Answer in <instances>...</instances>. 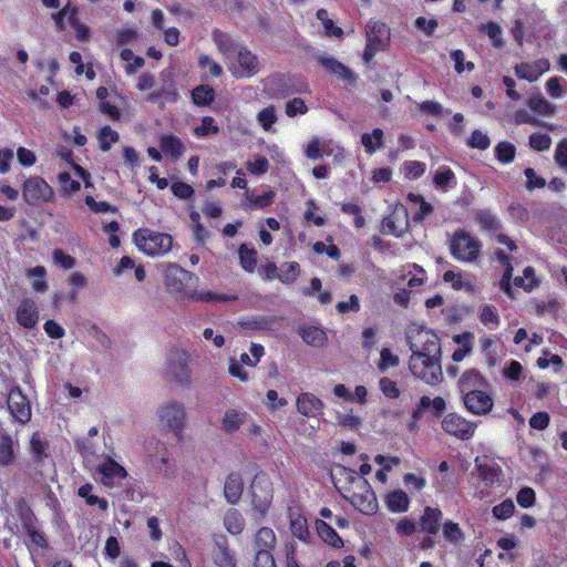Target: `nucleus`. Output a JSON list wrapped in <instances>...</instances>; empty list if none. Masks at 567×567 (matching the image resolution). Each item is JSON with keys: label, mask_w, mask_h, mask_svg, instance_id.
<instances>
[{"label": "nucleus", "mask_w": 567, "mask_h": 567, "mask_svg": "<svg viewBox=\"0 0 567 567\" xmlns=\"http://www.w3.org/2000/svg\"><path fill=\"white\" fill-rule=\"evenodd\" d=\"M158 429L164 434H171L178 442L184 439L187 425V412L183 402L167 400L162 403L156 412Z\"/></svg>", "instance_id": "f257e3e1"}, {"label": "nucleus", "mask_w": 567, "mask_h": 567, "mask_svg": "<svg viewBox=\"0 0 567 567\" xmlns=\"http://www.w3.org/2000/svg\"><path fill=\"white\" fill-rule=\"evenodd\" d=\"M136 247L147 256L161 257L172 250L173 237L166 233L140 228L133 234Z\"/></svg>", "instance_id": "f03ea898"}, {"label": "nucleus", "mask_w": 567, "mask_h": 567, "mask_svg": "<svg viewBox=\"0 0 567 567\" xmlns=\"http://www.w3.org/2000/svg\"><path fill=\"white\" fill-rule=\"evenodd\" d=\"M190 355L183 348H173L166 357L165 378L183 386L192 383Z\"/></svg>", "instance_id": "7ed1b4c3"}, {"label": "nucleus", "mask_w": 567, "mask_h": 567, "mask_svg": "<svg viewBox=\"0 0 567 567\" xmlns=\"http://www.w3.org/2000/svg\"><path fill=\"white\" fill-rule=\"evenodd\" d=\"M348 475L355 491H353L351 495H344V497L349 499L353 507L364 515L377 513L378 502L369 482L363 477H358L354 471H349Z\"/></svg>", "instance_id": "20e7f679"}, {"label": "nucleus", "mask_w": 567, "mask_h": 567, "mask_svg": "<svg viewBox=\"0 0 567 567\" xmlns=\"http://www.w3.org/2000/svg\"><path fill=\"white\" fill-rule=\"evenodd\" d=\"M406 340L412 354L441 355L439 338L432 330L411 324L406 331Z\"/></svg>", "instance_id": "39448f33"}, {"label": "nucleus", "mask_w": 567, "mask_h": 567, "mask_svg": "<svg viewBox=\"0 0 567 567\" xmlns=\"http://www.w3.org/2000/svg\"><path fill=\"white\" fill-rule=\"evenodd\" d=\"M450 252L460 262H474L481 255L478 239L465 230H456L449 239Z\"/></svg>", "instance_id": "423d86ee"}, {"label": "nucleus", "mask_w": 567, "mask_h": 567, "mask_svg": "<svg viewBox=\"0 0 567 567\" xmlns=\"http://www.w3.org/2000/svg\"><path fill=\"white\" fill-rule=\"evenodd\" d=\"M441 355L411 354L409 368L412 374L427 384H436L443 378Z\"/></svg>", "instance_id": "0eeeda50"}, {"label": "nucleus", "mask_w": 567, "mask_h": 567, "mask_svg": "<svg viewBox=\"0 0 567 567\" xmlns=\"http://www.w3.org/2000/svg\"><path fill=\"white\" fill-rule=\"evenodd\" d=\"M249 494L255 514L264 517L271 505L274 489L270 477L264 473H257L250 484Z\"/></svg>", "instance_id": "6e6552de"}, {"label": "nucleus", "mask_w": 567, "mask_h": 567, "mask_svg": "<svg viewBox=\"0 0 567 567\" xmlns=\"http://www.w3.org/2000/svg\"><path fill=\"white\" fill-rule=\"evenodd\" d=\"M22 196L30 205L48 203L54 198L52 187L41 177L31 176L24 181Z\"/></svg>", "instance_id": "1a4fd4ad"}, {"label": "nucleus", "mask_w": 567, "mask_h": 567, "mask_svg": "<svg viewBox=\"0 0 567 567\" xmlns=\"http://www.w3.org/2000/svg\"><path fill=\"white\" fill-rule=\"evenodd\" d=\"M228 69L236 78H249L258 72V60L250 51L240 47L228 62Z\"/></svg>", "instance_id": "9d476101"}, {"label": "nucleus", "mask_w": 567, "mask_h": 567, "mask_svg": "<svg viewBox=\"0 0 567 567\" xmlns=\"http://www.w3.org/2000/svg\"><path fill=\"white\" fill-rule=\"evenodd\" d=\"M267 93L276 99H284L293 93H302L306 85L299 83L295 78L288 75H276L268 79L266 83Z\"/></svg>", "instance_id": "9b49d317"}, {"label": "nucleus", "mask_w": 567, "mask_h": 567, "mask_svg": "<svg viewBox=\"0 0 567 567\" xmlns=\"http://www.w3.org/2000/svg\"><path fill=\"white\" fill-rule=\"evenodd\" d=\"M442 429L460 440H468L473 436L476 424L456 413H449L442 420Z\"/></svg>", "instance_id": "f8f14e48"}, {"label": "nucleus", "mask_w": 567, "mask_h": 567, "mask_svg": "<svg viewBox=\"0 0 567 567\" xmlns=\"http://www.w3.org/2000/svg\"><path fill=\"white\" fill-rule=\"evenodd\" d=\"M96 472L100 482L106 487L120 486L127 476L126 470L110 457L97 465Z\"/></svg>", "instance_id": "ddd939ff"}, {"label": "nucleus", "mask_w": 567, "mask_h": 567, "mask_svg": "<svg viewBox=\"0 0 567 567\" xmlns=\"http://www.w3.org/2000/svg\"><path fill=\"white\" fill-rule=\"evenodd\" d=\"M8 409L11 415L19 422L25 423L31 417V406L27 396L19 388H13L8 394Z\"/></svg>", "instance_id": "4468645a"}, {"label": "nucleus", "mask_w": 567, "mask_h": 567, "mask_svg": "<svg viewBox=\"0 0 567 567\" xmlns=\"http://www.w3.org/2000/svg\"><path fill=\"white\" fill-rule=\"evenodd\" d=\"M296 409L299 414L308 419H316L323 414V402L311 392H301L296 398Z\"/></svg>", "instance_id": "2eb2a0df"}, {"label": "nucleus", "mask_w": 567, "mask_h": 567, "mask_svg": "<svg viewBox=\"0 0 567 567\" xmlns=\"http://www.w3.org/2000/svg\"><path fill=\"white\" fill-rule=\"evenodd\" d=\"M212 558L218 567H236L237 560L235 555L229 548L228 540L224 535H217L214 537V548L212 551Z\"/></svg>", "instance_id": "dca6fc26"}, {"label": "nucleus", "mask_w": 567, "mask_h": 567, "mask_svg": "<svg viewBox=\"0 0 567 567\" xmlns=\"http://www.w3.org/2000/svg\"><path fill=\"white\" fill-rule=\"evenodd\" d=\"M549 66L550 64L548 60L539 59L534 62H522L516 64L514 72L518 79L535 82L549 70Z\"/></svg>", "instance_id": "f3484780"}, {"label": "nucleus", "mask_w": 567, "mask_h": 567, "mask_svg": "<svg viewBox=\"0 0 567 567\" xmlns=\"http://www.w3.org/2000/svg\"><path fill=\"white\" fill-rule=\"evenodd\" d=\"M463 400L466 409L476 415L487 414L493 409L492 398L480 390L468 391Z\"/></svg>", "instance_id": "a211bd4d"}, {"label": "nucleus", "mask_w": 567, "mask_h": 567, "mask_svg": "<svg viewBox=\"0 0 567 567\" xmlns=\"http://www.w3.org/2000/svg\"><path fill=\"white\" fill-rule=\"evenodd\" d=\"M408 228V212L404 208H396L382 221V231L401 237Z\"/></svg>", "instance_id": "6ab92c4d"}, {"label": "nucleus", "mask_w": 567, "mask_h": 567, "mask_svg": "<svg viewBox=\"0 0 567 567\" xmlns=\"http://www.w3.org/2000/svg\"><path fill=\"white\" fill-rule=\"evenodd\" d=\"M390 41V30L385 23L370 21L367 25V43L384 49Z\"/></svg>", "instance_id": "aec40b11"}, {"label": "nucleus", "mask_w": 567, "mask_h": 567, "mask_svg": "<svg viewBox=\"0 0 567 567\" xmlns=\"http://www.w3.org/2000/svg\"><path fill=\"white\" fill-rule=\"evenodd\" d=\"M17 321L24 328H33L39 321V311L32 299H24L17 309Z\"/></svg>", "instance_id": "412c9836"}, {"label": "nucleus", "mask_w": 567, "mask_h": 567, "mask_svg": "<svg viewBox=\"0 0 567 567\" xmlns=\"http://www.w3.org/2000/svg\"><path fill=\"white\" fill-rule=\"evenodd\" d=\"M443 513L436 507H425L420 518V527L422 532L435 535L441 526Z\"/></svg>", "instance_id": "4be33fe9"}, {"label": "nucleus", "mask_w": 567, "mask_h": 567, "mask_svg": "<svg viewBox=\"0 0 567 567\" xmlns=\"http://www.w3.org/2000/svg\"><path fill=\"white\" fill-rule=\"evenodd\" d=\"M248 413L243 410L229 409L221 420V430L228 434L237 432L246 423Z\"/></svg>", "instance_id": "5701e85b"}, {"label": "nucleus", "mask_w": 567, "mask_h": 567, "mask_svg": "<svg viewBox=\"0 0 567 567\" xmlns=\"http://www.w3.org/2000/svg\"><path fill=\"white\" fill-rule=\"evenodd\" d=\"M244 482L238 473H230L225 482L224 493L225 497L230 504H236L243 494Z\"/></svg>", "instance_id": "b1692460"}, {"label": "nucleus", "mask_w": 567, "mask_h": 567, "mask_svg": "<svg viewBox=\"0 0 567 567\" xmlns=\"http://www.w3.org/2000/svg\"><path fill=\"white\" fill-rule=\"evenodd\" d=\"M192 272L178 267L171 266L166 274V286L173 292H181L184 288V281L190 279Z\"/></svg>", "instance_id": "393cba45"}, {"label": "nucleus", "mask_w": 567, "mask_h": 567, "mask_svg": "<svg viewBox=\"0 0 567 567\" xmlns=\"http://www.w3.org/2000/svg\"><path fill=\"white\" fill-rule=\"evenodd\" d=\"M494 255L496 259L501 262V265L504 267V275L499 280V286L508 296L514 297L509 284V280L513 275L512 258L503 249L495 250Z\"/></svg>", "instance_id": "a878e982"}, {"label": "nucleus", "mask_w": 567, "mask_h": 567, "mask_svg": "<svg viewBox=\"0 0 567 567\" xmlns=\"http://www.w3.org/2000/svg\"><path fill=\"white\" fill-rule=\"evenodd\" d=\"M289 528L293 537L303 543H309L310 532L308 528V523L301 514L291 513L289 515Z\"/></svg>", "instance_id": "bb28decb"}, {"label": "nucleus", "mask_w": 567, "mask_h": 567, "mask_svg": "<svg viewBox=\"0 0 567 567\" xmlns=\"http://www.w3.org/2000/svg\"><path fill=\"white\" fill-rule=\"evenodd\" d=\"M213 39L218 50L226 56L228 62L234 58L236 51L240 48V45L237 44L229 34L221 31H214Z\"/></svg>", "instance_id": "cd10ccee"}, {"label": "nucleus", "mask_w": 567, "mask_h": 567, "mask_svg": "<svg viewBox=\"0 0 567 567\" xmlns=\"http://www.w3.org/2000/svg\"><path fill=\"white\" fill-rule=\"evenodd\" d=\"M316 529L318 536L329 546L333 548H341L343 546L342 538L338 535V533L328 525L324 520L318 519L316 522Z\"/></svg>", "instance_id": "c85d7f7f"}, {"label": "nucleus", "mask_w": 567, "mask_h": 567, "mask_svg": "<svg viewBox=\"0 0 567 567\" xmlns=\"http://www.w3.org/2000/svg\"><path fill=\"white\" fill-rule=\"evenodd\" d=\"M319 62L331 74L337 75L343 80H349V81L354 80L353 73L344 64L337 61L334 58L320 56Z\"/></svg>", "instance_id": "c756f323"}, {"label": "nucleus", "mask_w": 567, "mask_h": 567, "mask_svg": "<svg viewBox=\"0 0 567 567\" xmlns=\"http://www.w3.org/2000/svg\"><path fill=\"white\" fill-rule=\"evenodd\" d=\"M299 332L302 340L311 347H323L327 343L326 332L318 327L306 326Z\"/></svg>", "instance_id": "7c9ffc66"}, {"label": "nucleus", "mask_w": 567, "mask_h": 567, "mask_svg": "<svg viewBox=\"0 0 567 567\" xmlns=\"http://www.w3.org/2000/svg\"><path fill=\"white\" fill-rule=\"evenodd\" d=\"M389 511L393 513H404L409 509L410 499L405 492L395 489L385 497Z\"/></svg>", "instance_id": "2f4dec72"}, {"label": "nucleus", "mask_w": 567, "mask_h": 567, "mask_svg": "<svg viewBox=\"0 0 567 567\" xmlns=\"http://www.w3.org/2000/svg\"><path fill=\"white\" fill-rule=\"evenodd\" d=\"M93 485L92 484H84L82 485L79 491L78 495L82 498H84L86 505L89 506H97V508L102 512H106L109 509V502L105 498L99 497L92 493Z\"/></svg>", "instance_id": "473e14b6"}, {"label": "nucleus", "mask_w": 567, "mask_h": 567, "mask_svg": "<svg viewBox=\"0 0 567 567\" xmlns=\"http://www.w3.org/2000/svg\"><path fill=\"white\" fill-rule=\"evenodd\" d=\"M255 549H270L272 550L277 544L275 532L269 527H261L255 535Z\"/></svg>", "instance_id": "72a5a7b5"}, {"label": "nucleus", "mask_w": 567, "mask_h": 567, "mask_svg": "<svg viewBox=\"0 0 567 567\" xmlns=\"http://www.w3.org/2000/svg\"><path fill=\"white\" fill-rule=\"evenodd\" d=\"M224 526L231 535H239L245 527V519L237 509H229L224 516Z\"/></svg>", "instance_id": "f704fd0d"}, {"label": "nucleus", "mask_w": 567, "mask_h": 567, "mask_svg": "<svg viewBox=\"0 0 567 567\" xmlns=\"http://www.w3.org/2000/svg\"><path fill=\"white\" fill-rule=\"evenodd\" d=\"M528 106L534 113L543 116H551L555 113V106L540 94H532Z\"/></svg>", "instance_id": "c9c22d12"}, {"label": "nucleus", "mask_w": 567, "mask_h": 567, "mask_svg": "<svg viewBox=\"0 0 567 567\" xmlns=\"http://www.w3.org/2000/svg\"><path fill=\"white\" fill-rule=\"evenodd\" d=\"M161 148L166 155H171L174 158L181 157L185 152L182 141L173 135L161 137Z\"/></svg>", "instance_id": "e433bc0d"}, {"label": "nucleus", "mask_w": 567, "mask_h": 567, "mask_svg": "<svg viewBox=\"0 0 567 567\" xmlns=\"http://www.w3.org/2000/svg\"><path fill=\"white\" fill-rule=\"evenodd\" d=\"M47 270L43 266H35L27 271V277L32 280V289L37 292H45L49 285L45 280Z\"/></svg>", "instance_id": "4c0bfd02"}, {"label": "nucleus", "mask_w": 567, "mask_h": 567, "mask_svg": "<svg viewBox=\"0 0 567 567\" xmlns=\"http://www.w3.org/2000/svg\"><path fill=\"white\" fill-rule=\"evenodd\" d=\"M383 131L374 128L372 133H364L361 136V143L367 153L372 154L382 146Z\"/></svg>", "instance_id": "58836bf2"}, {"label": "nucleus", "mask_w": 567, "mask_h": 567, "mask_svg": "<svg viewBox=\"0 0 567 567\" xmlns=\"http://www.w3.org/2000/svg\"><path fill=\"white\" fill-rule=\"evenodd\" d=\"M453 340L460 344V348L453 352L452 359L455 362H460L465 358L467 353L471 352L473 336L471 333H464L462 336L457 334L453 338Z\"/></svg>", "instance_id": "ea45409f"}, {"label": "nucleus", "mask_w": 567, "mask_h": 567, "mask_svg": "<svg viewBox=\"0 0 567 567\" xmlns=\"http://www.w3.org/2000/svg\"><path fill=\"white\" fill-rule=\"evenodd\" d=\"M478 473L486 485H494L501 482V470L494 464H476Z\"/></svg>", "instance_id": "a19ab883"}, {"label": "nucleus", "mask_w": 567, "mask_h": 567, "mask_svg": "<svg viewBox=\"0 0 567 567\" xmlns=\"http://www.w3.org/2000/svg\"><path fill=\"white\" fill-rule=\"evenodd\" d=\"M14 460L13 441L9 435L0 436V465H10Z\"/></svg>", "instance_id": "79ce46f5"}, {"label": "nucleus", "mask_w": 567, "mask_h": 567, "mask_svg": "<svg viewBox=\"0 0 567 567\" xmlns=\"http://www.w3.org/2000/svg\"><path fill=\"white\" fill-rule=\"evenodd\" d=\"M239 261L244 270L252 272L257 265V252L255 249L241 245L239 248Z\"/></svg>", "instance_id": "37998d69"}, {"label": "nucleus", "mask_w": 567, "mask_h": 567, "mask_svg": "<svg viewBox=\"0 0 567 567\" xmlns=\"http://www.w3.org/2000/svg\"><path fill=\"white\" fill-rule=\"evenodd\" d=\"M433 182L436 187H440L442 189H445L456 184L453 171L445 166H441L436 171Z\"/></svg>", "instance_id": "c03bdc74"}, {"label": "nucleus", "mask_w": 567, "mask_h": 567, "mask_svg": "<svg viewBox=\"0 0 567 567\" xmlns=\"http://www.w3.org/2000/svg\"><path fill=\"white\" fill-rule=\"evenodd\" d=\"M546 90L550 97L560 99L567 93V82L558 76L549 78L546 81Z\"/></svg>", "instance_id": "a18cd8bd"}, {"label": "nucleus", "mask_w": 567, "mask_h": 567, "mask_svg": "<svg viewBox=\"0 0 567 567\" xmlns=\"http://www.w3.org/2000/svg\"><path fill=\"white\" fill-rule=\"evenodd\" d=\"M400 364V359L389 348H383L380 351V359L377 367L380 372H386L391 368H395Z\"/></svg>", "instance_id": "49530a36"}, {"label": "nucleus", "mask_w": 567, "mask_h": 567, "mask_svg": "<svg viewBox=\"0 0 567 567\" xmlns=\"http://www.w3.org/2000/svg\"><path fill=\"white\" fill-rule=\"evenodd\" d=\"M100 148L103 152L110 151L113 144L118 141V133L112 130L110 126H104L99 133Z\"/></svg>", "instance_id": "de8ad7c7"}, {"label": "nucleus", "mask_w": 567, "mask_h": 567, "mask_svg": "<svg viewBox=\"0 0 567 567\" xmlns=\"http://www.w3.org/2000/svg\"><path fill=\"white\" fill-rule=\"evenodd\" d=\"M408 198L417 206L416 210L414 212L413 219L416 221L423 220L427 215L432 213V206L424 202V199L414 194H409Z\"/></svg>", "instance_id": "09e8293b"}, {"label": "nucleus", "mask_w": 567, "mask_h": 567, "mask_svg": "<svg viewBox=\"0 0 567 567\" xmlns=\"http://www.w3.org/2000/svg\"><path fill=\"white\" fill-rule=\"evenodd\" d=\"M277 118V111L274 105L262 109L257 114V121L265 131H270Z\"/></svg>", "instance_id": "8fccbe9b"}, {"label": "nucleus", "mask_w": 567, "mask_h": 567, "mask_svg": "<svg viewBox=\"0 0 567 567\" xmlns=\"http://www.w3.org/2000/svg\"><path fill=\"white\" fill-rule=\"evenodd\" d=\"M379 389L385 398L391 400L398 399L401 394L398 383L388 377L379 380Z\"/></svg>", "instance_id": "3c124183"}, {"label": "nucleus", "mask_w": 567, "mask_h": 567, "mask_svg": "<svg viewBox=\"0 0 567 567\" xmlns=\"http://www.w3.org/2000/svg\"><path fill=\"white\" fill-rule=\"evenodd\" d=\"M192 97L196 105H207L214 99V90L209 86L200 85L193 90Z\"/></svg>", "instance_id": "603ef678"}, {"label": "nucleus", "mask_w": 567, "mask_h": 567, "mask_svg": "<svg viewBox=\"0 0 567 567\" xmlns=\"http://www.w3.org/2000/svg\"><path fill=\"white\" fill-rule=\"evenodd\" d=\"M300 267L298 262H286L280 268L279 279L284 284L293 282L299 276Z\"/></svg>", "instance_id": "864d4df0"}, {"label": "nucleus", "mask_w": 567, "mask_h": 567, "mask_svg": "<svg viewBox=\"0 0 567 567\" xmlns=\"http://www.w3.org/2000/svg\"><path fill=\"white\" fill-rule=\"evenodd\" d=\"M482 31H485L487 35L489 37L493 47L495 48H502L503 47V40H502V28L495 23V22H488L486 24H482L480 27Z\"/></svg>", "instance_id": "5fc2aeb1"}, {"label": "nucleus", "mask_w": 567, "mask_h": 567, "mask_svg": "<svg viewBox=\"0 0 567 567\" xmlns=\"http://www.w3.org/2000/svg\"><path fill=\"white\" fill-rule=\"evenodd\" d=\"M76 7L72 6L71 3H68L60 12L56 14H53V19L55 20L58 27L60 29H63V22L66 19L71 24H74L76 21Z\"/></svg>", "instance_id": "6e6d98bb"}, {"label": "nucleus", "mask_w": 567, "mask_h": 567, "mask_svg": "<svg viewBox=\"0 0 567 567\" xmlns=\"http://www.w3.org/2000/svg\"><path fill=\"white\" fill-rule=\"evenodd\" d=\"M190 298L196 301H218V302H228L237 300V296L235 295H217L210 291L206 292H194Z\"/></svg>", "instance_id": "4d7b16f0"}, {"label": "nucleus", "mask_w": 567, "mask_h": 567, "mask_svg": "<svg viewBox=\"0 0 567 567\" xmlns=\"http://www.w3.org/2000/svg\"><path fill=\"white\" fill-rule=\"evenodd\" d=\"M515 146L508 142H501L495 147V154L499 162L511 163L515 158Z\"/></svg>", "instance_id": "13d9d810"}, {"label": "nucleus", "mask_w": 567, "mask_h": 567, "mask_svg": "<svg viewBox=\"0 0 567 567\" xmlns=\"http://www.w3.org/2000/svg\"><path fill=\"white\" fill-rule=\"evenodd\" d=\"M45 441L39 433H34L30 439V452L33 455L34 460L41 461L43 457H45Z\"/></svg>", "instance_id": "bf43d9fd"}, {"label": "nucleus", "mask_w": 567, "mask_h": 567, "mask_svg": "<svg viewBox=\"0 0 567 567\" xmlns=\"http://www.w3.org/2000/svg\"><path fill=\"white\" fill-rule=\"evenodd\" d=\"M317 18L320 20L323 24L324 31L329 35H333L337 38H340L342 35V30L339 27H336L333 21L329 19L328 11L324 9H319L317 11Z\"/></svg>", "instance_id": "052dcab7"}, {"label": "nucleus", "mask_w": 567, "mask_h": 567, "mask_svg": "<svg viewBox=\"0 0 567 567\" xmlns=\"http://www.w3.org/2000/svg\"><path fill=\"white\" fill-rule=\"evenodd\" d=\"M246 168L254 175H262L269 169V162L266 157L255 156L246 162Z\"/></svg>", "instance_id": "680f3d73"}, {"label": "nucleus", "mask_w": 567, "mask_h": 567, "mask_svg": "<svg viewBox=\"0 0 567 567\" xmlns=\"http://www.w3.org/2000/svg\"><path fill=\"white\" fill-rule=\"evenodd\" d=\"M443 536L446 540L454 544L461 542L464 537L458 524L451 520L443 524Z\"/></svg>", "instance_id": "e2e57ef3"}, {"label": "nucleus", "mask_w": 567, "mask_h": 567, "mask_svg": "<svg viewBox=\"0 0 567 567\" xmlns=\"http://www.w3.org/2000/svg\"><path fill=\"white\" fill-rule=\"evenodd\" d=\"M468 146L472 147V148H478V150H487L491 145V140L489 137L483 133L482 131L480 130H475L470 140H468Z\"/></svg>", "instance_id": "0e129e2a"}, {"label": "nucleus", "mask_w": 567, "mask_h": 567, "mask_svg": "<svg viewBox=\"0 0 567 567\" xmlns=\"http://www.w3.org/2000/svg\"><path fill=\"white\" fill-rule=\"evenodd\" d=\"M199 66L213 76H220L223 74V68L212 60L208 55H200L198 59Z\"/></svg>", "instance_id": "69168bd1"}, {"label": "nucleus", "mask_w": 567, "mask_h": 567, "mask_svg": "<svg viewBox=\"0 0 567 567\" xmlns=\"http://www.w3.org/2000/svg\"><path fill=\"white\" fill-rule=\"evenodd\" d=\"M551 145V138L548 134L534 133L529 137V146L535 151H546Z\"/></svg>", "instance_id": "338daca9"}, {"label": "nucleus", "mask_w": 567, "mask_h": 567, "mask_svg": "<svg viewBox=\"0 0 567 567\" xmlns=\"http://www.w3.org/2000/svg\"><path fill=\"white\" fill-rule=\"evenodd\" d=\"M255 567H276L270 549H256Z\"/></svg>", "instance_id": "774afa93"}]
</instances>
